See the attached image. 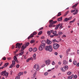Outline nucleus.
<instances>
[{
  "label": "nucleus",
  "mask_w": 79,
  "mask_h": 79,
  "mask_svg": "<svg viewBox=\"0 0 79 79\" xmlns=\"http://www.w3.org/2000/svg\"><path fill=\"white\" fill-rule=\"evenodd\" d=\"M49 23H50L49 25V27H55V26H56V25H54V24L56 23H57V21H53V20H51L50 21H49Z\"/></svg>",
  "instance_id": "nucleus-1"
},
{
  "label": "nucleus",
  "mask_w": 79,
  "mask_h": 79,
  "mask_svg": "<svg viewBox=\"0 0 79 79\" xmlns=\"http://www.w3.org/2000/svg\"><path fill=\"white\" fill-rule=\"evenodd\" d=\"M16 61L17 63H19V61L17 60V57L15 56H14V60L12 61V64L13 65V67H15V64Z\"/></svg>",
  "instance_id": "nucleus-2"
},
{
  "label": "nucleus",
  "mask_w": 79,
  "mask_h": 79,
  "mask_svg": "<svg viewBox=\"0 0 79 79\" xmlns=\"http://www.w3.org/2000/svg\"><path fill=\"white\" fill-rule=\"evenodd\" d=\"M45 49L46 51H49V52H52L53 50L52 47L51 45L45 46Z\"/></svg>",
  "instance_id": "nucleus-3"
},
{
  "label": "nucleus",
  "mask_w": 79,
  "mask_h": 79,
  "mask_svg": "<svg viewBox=\"0 0 79 79\" xmlns=\"http://www.w3.org/2000/svg\"><path fill=\"white\" fill-rule=\"evenodd\" d=\"M29 44V43L28 42L27 43H25V44L22 46L21 48V50L22 51H23L25 48H26V47L28 46Z\"/></svg>",
  "instance_id": "nucleus-4"
},
{
  "label": "nucleus",
  "mask_w": 79,
  "mask_h": 79,
  "mask_svg": "<svg viewBox=\"0 0 79 79\" xmlns=\"http://www.w3.org/2000/svg\"><path fill=\"white\" fill-rule=\"evenodd\" d=\"M60 47V45L58 44H53V48L55 50H57Z\"/></svg>",
  "instance_id": "nucleus-5"
},
{
  "label": "nucleus",
  "mask_w": 79,
  "mask_h": 79,
  "mask_svg": "<svg viewBox=\"0 0 79 79\" xmlns=\"http://www.w3.org/2000/svg\"><path fill=\"white\" fill-rule=\"evenodd\" d=\"M36 34H37V32L35 31L33 32V33L30 35V36L28 38V39H30L31 38H32V37H34V35H35Z\"/></svg>",
  "instance_id": "nucleus-6"
},
{
  "label": "nucleus",
  "mask_w": 79,
  "mask_h": 79,
  "mask_svg": "<svg viewBox=\"0 0 79 79\" xmlns=\"http://www.w3.org/2000/svg\"><path fill=\"white\" fill-rule=\"evenodd\" d=\"M68 67L66 65H65V67L62 68V72H65L66 70H68Z\"/></svg>",
  "instance_id": "nucleus-7"
},
{
  "label": "nucleus",
  "mask_w": 79,
  "mask_h": 79,
  "mask_svg": "<svg viewBox=\"0 0 79 79\" xmlns=\"http://www.w3.org/2000/svg\"><path fill=\"white\" fill-rule=\"evenodd\" d=\"M23 45V43H17L16 44V46L15 47V48H17L18 47L19 48H21V45Z\"/></svg>",
  "instance_id": "nucleus-8"
},
{
  "label": "nucleus",
  "mask_w": 79,
  "mask_h": 79,
  "mask_svg": "<svg viewBox=\"0 0 79 79\" xmlns=\"http://www.w3.org/2000/svg\"><path fill=\"white\" fill-rule=\"evenodd\" d=\"M76 11V12L75 13H73V15H76L77 13H78V10H77L76 8H75V9L73 10H71V13H73Z\"/></svg>",
  "instance_id": "nucleus-9"
},
{
  "label": "nucleus",
  "mask_w": 79,
  "mask_h": 79,
  "mask_svg": "<svg viewBox=\"0 0 79 79\" xmlns=\"http://www.w3.org/2000/svg\"><path fill=\"white\" fill-rule=\"evenodd\" d=\"M44 47H45V46L41 44V45L40 46L39 48V50H40V51H42V50H43V49L44 48Z\"/></svg>",
  "instance_id": "nucleus-10"
},
{
  "label": "nucleus",
  "mask_w": 79,
  "mask_h": 79,
  "mask_svg": "<svg viewBox=\"0 0 79 79\" xmlns=\"http://www.w3.org/2000/svg\"><path fill=\"white\" fill-rule=\"evenodd\" d=\"M42 44H41L42 45H44L45 47V44H46V42H45V40H43L41 41Z\"/></svg>",
  "instance_id": "nucleus-11"
},
{
  "label": "nucleus",
  "mask_w": 79,
  "mask_h": 79,
  "mask_svg": "<svg viewBox=\"0 0 79 79\" xmlns=\"http://www.w3.org/2000/svg\"><path fill=\"white\" fill-rule=\"evenodd\" d=\"M71 18H72V17H70L69 18H66L65 19L64 21H66V22H67V21H68L69 20L71 19Z\"/></svg>",
  "instance_id": "nucleus-12"
},
{
  "label": "nucleus",
  "mask_w": 79,
  "mask_h": 79,
  "mask_svg": "<svg viewBox=\"0 0 79 79\" xmlns=\"http://www.w3.org/2000/svg\"><path fill=\"white\" fill-rule=\"evenodd\" d=\"M70 50H71V48H69V49L67 50L66 52V55L67 56H68V54H69L68 52H70Z\"/></svg>",
  "instance_id": "nucleus-13"
},
{
  "label": "nucleus",
  "mask_w": 79,
  "mask_h": 79,
  "mask_svg": "<svg viewBox=\"0 0 79 79\" xmlns=\"http://www.w3.org/2000/svg\"><path fill=\"white\" fill-rule=\"evenodd\" d=\"M52 41H50V40H47V43L48 45H50L52 44Z\"/></svg>",
  "instance_id": "nucleus-14"
},
{
  "label": "nucleus",
  "mask_w": 79,
  "mask_h": 79,
  "mask_svg": "<svg viewBox=\"0 0 79 79\" xmlns=\"http://www.w3.org/2000/svg\"><path fill=\"white\" fill-rule=\"evenodd\" d=\"M6 71L5 70L4 71H3L1 73V75L2 76H5V73H6Z\"/></svg>",
  "instance_id": "nucleus-15"
},
{
  "label": "nucleus",
  "mask_w": 79,
  "mask_h": 79,
  "mask_svg": "<svg viewBox=\"0 0 79 79\" xmlns=\"http://www.w3.org/2000/svg\"><path fill=\"white\" fill-rule=\"evenodd\" d=\"M23 74H24V73H23V72H19V73L18 74H17V76H19V77H20V76H21V75H23Z\"/></svg>",
  "instance_id": "nucleus-16"
},
{
  "label": "nucleus",
  "mask_w": 79,
  "mask_h": 79,
  "mask_svg": "<svg viewBox=\"0 0 79 79\" xmlns=\"http://www.w3.org/2000/svg\"><path fill=\"white\" fill-rule=\"evenodd\" d=\"M63 64H68V62L66 61L65 60H64L63 61Z\"/></svg>",
  "instance_id": "nucleus-17"
},
{
  "label": "nucleus",
  "mask_w": 79,
  "mask_h": 79,
  "mask_svg": "<svg viewBox=\"0 0 79 79\" xmlns=\"http://www.w3.org/2000/svg\"><path fill=\"white\" fill-rule=\"evenodd\" d=\"M59 27H59V29H62L63 28V27H62V25H63V24L61 23V24H58Z\"/></svg>",
  "instance_id": "nucleus-18"
},
{
  "label": "nucleus",
  "mask_w": 79,
  "mask_h": 79,
  "mask_svg": "<svg viewBox=\"0 0 79 79\" xmlns=\"http://www.w3.org/2000/svg\"><path fill=\"white\" fill-rule=\"evenodd\" d=\"M45 63L46 64H47L48 65V64H49V63H50V60H48L45 61Z\"/></svg>",
  "instance_id": "nucleus-19"
},
{
  "label": "nucleus",
  "mask_w": 79,
  "mask_h": 79,
  "mask_svg": "<svg viewBox=\"0 0 79 79\" xmlns=\"http://www.w3.org/2000/svg\"><path fill=\"white\" fill-rule=\"evenodd\" d=\"M9 64V63H7L5 64L4 65V67L6 68V66H8V65Z\"/></svg>",
  "instance_id": "nucleus-20"
},
{
  "label": "nucleus",
  "mask_w": 79,
  "mask_h": 79,
  "mask_svg": "<svg viewBox=\"0 0 79 79\" xmlns=\"http://www.w3.org/2000/svg\"><path fill=\"white\" fill-rule=\"evenodd\" d=\"M53 34L54 35V36H58V35L56 34V31H55Z\"/></svg>",
  "instance_id": "nucleus-21"
},
{
  "label": "nucleus",
  "mask_w": 79,
  "mask_h": 79,
  "mask_svg": "<svg viewBox=\"0 0 79 79\" xmlns=\"http://www.w3.org/2000/svg\"><path fill=\"white\" fill-rule=\"evenodd\" d=\"M63 17H60V18L57 19L58 21H62V19Z\"/></svg>",
  "instance_id": "nucleus-22"
},
{
  "label": "nucleus",
  "mask_w": 79,
  "mask_h": 79,
  "mask_svg": "<svg viewBox=\"0 0 79 79\" xmlns=\"http://www.w3.org/2000/svg\"><path fill=\"white\" fill-rule=\"evenodd\" d=\"M24 51H22L19 53V56H21V55H23L24 54Z\"/></svg>",
  "instance_id": "nucleus-23"
},
{
  "label": "nucleus",
  "mask_w": 79,
  "mask_h": 79,
  "mask_svg": "<svg viewBox=\"0 0 79 79\" xmlns=\"http://www.w3.org/2000/svg\"><path fill=\"white\" fill-rule=\"evenodd\" d=\"M5 76H6V77H7L8 76V73L7 72H5Z\"/></svg>",
  "instance_id": "nucleus-24"
},
{
  "label": "nucleus",
  "mask_w": 79,
  "mask_h": 79,
  "mask_svg": "<svg viewBox=\"0 0 79 79\" xmlns=\"http://www.w3.org/2000/svg\"><path fill=\"white\" fill-rule=\"evenodd\" d=\"M33 51L34 52H35L37 51V48H34L33 49Z\"/></svg>",
  "instance_id": "nucleus-25"
},
{
  "label": "nucleus",
  "mask_w": 79,
  "mask_h": 79,
  "mask_svg": "<svg viewBox=\"0 0 79 79\" xmlns=\"http://www.w3.org/2000/svg\"><path fill=\"white\" fill-rule=\"evenodd\" d=\"M36 54H34L33 56V57L34 59L35 60V59H36Z\"/></svg>",
  "instance_id": "nucleus-26"
},
{
  "label": "nucleus",
  "mask_w": 79,
  "mask_h": 79,
  "mask_svg": "<svg viewBox=\"0 0 79 79\" xmlns=\"http://www.w3.org/2000/svg\"><path fill=\"white\" fill-rule=\"evenodd\" d=\"M73 63L74 65H76V64H77V62L76 61V60H74Z\"/></svg>",
  "instance_id": "nucleus-27"
},
{
  "label": "nucleus",
  "mask_w": 79,
  "mask_h": 79,
  "mask_svg": "<svg viewBox=\"0 0 79 79\" xmlns=\"http://www.w3.org/2000/svg\"><path fill=\"white\" fill-rule=\"evenodd\" d=\"M78 5V3H77L76 4H75L73 6H72V8H74L77 6Z\"/></svg>",
  "instance_id": "nucleus-28"
},
{
  "label": "nucleus",
  "mask_w": 79,
  "mask_h": 79,
  "mask_svg": "<svg viewBox=\"0 0 79 79\" xmlns=\"http://www.w3.org/2000/svg\"><path fill=\"white\" fill-rule=\"evenodd\" d=\"M37 68L36 69V71H39V70L40 68H39V65H37Z\"/></svg>",
  "instance_id": "nucleus-29"
},
{
  "label": "nucleus",
  "mask_w": 79,
  "mask_h": 79,
  "mask_svg": "<svg viewBox=\"0 0 79 79\" xmlns=\"http://www.w3.org/2000/svg\"><path fill=\"white\" fill-rule=\"evenodd\" d=\"M42 34V31H41L39 32V33H38V35H41Z\"/></svg>",
  "instance_id": "nucleus-30"
},
{
  "label": "nucleus",
  "mask_w": 79,
  "mask_h": 79,
  "mask_svg": "<svg viewBox=\"0 0 79 79\" xmlns=\"http://www.w3.org/2000/svg\"><path fill=\"white\" fill-rule=\"evenodd\" d=\"M59 27V25H58L56 26V28L55 29V30H57V29H58Z\"/></svg>",
  "instance_id": "nucleus-31"
},
{
  "label": "nucleus",
  "mask_w": 79,
  "mask_h": 79,
  "mask_svg": "<svg viewBox=\"0 0 79 79\" xmlns=\"http://www.w3.org/2000/svg\"><path fill=\"white\" fill-rule=\"evenodd\" d=\"M58 34L59 35H62V34H63V32L61 31H59Z\"/></svg>",
  "instance_id": "nucleus-32"
},
{
  "label": "nucleus",
  "mask_w": 79,
  "mask_h": 79,
  "mask_svg": "<svg viewBox=\"0 0 79 79\" xmlns=\"http://www.w3.org/2000/svg\"><path fill=\"white\" fill-rule=\"evenodd\" d=\"M67 74L68 75H70L71 74V72H68L67 73Z\"/></svg>",
  "instance_id": "nucleus-33"
},
{
  "label": "nucleus",
  "mask_w": 79,
  "mask_h": 79,
  "mask_svg": "<svg viewBox=\"0 0 79 79\" xmlns=\"http://www.w3.org/2000/svg\"><path fill=\"white\" fill-rule=\"evenodd\" d=\"M61 12H59L58 13V15H57V16H61Z\"/></svg>",
  "instance_id": "nucleus-34"
},
{
  "label": "nucleus",
  "mask_w": 79,
  "mask_h": 79,
  "mask_svg": "<svg viewBox=\"0 0 79 79\" xmlns=\"http://www.w3.org/2000/svg\"><path fill=\"white\" fill-rule=\"evenodd\" d=\"M34 42H35V41L34 40H31L30 42L31 44H33Z\"/></svg>",
  "instance_id": "nucleus-35"
},
{
  "label": "nucleus",
  "mask_w": 79,
  "mask_h": 79,
  "mask_svg": "<svg viewBox=\"0 0 79 79\" xmlns=\"http://www.w3.org/2000/svg\"><path fill=\"white\" fill-rule=\"evenodd\" d=\"M20 79V77L18 76H17L15 78V79Z\"/></svg>",
  "instance_id": "nucleus-36"
},
{
  "label": "nucleus",
  "mask_w": 79,
  "mask_h": 79,
  "mask_svg": "<svg viewBox=\"0 0 79 79\" xmlns=\"http://www.w3.org/2000/svg\"><path fill=\"white\" fill-rule=\"evenodd\" d=\"M33 50V49L32 48H30L29 49V52H32Z\"/></svg>",
  "instance_id": "nucleus-37"
},
{
  "label": "nucleus",
  "mask_w": 79,
  "mask_h": 79,
  "mask_svg": "<svg viewBox=\"0 0 79 79\" xmlns=\"http://www.w3.org/2000/svg\"><path fill=\"white\" fill-rule=\"evenodd\" d=\"M77 76L76 75H75L73 77L74 79H77Z\"/></svg>",
  "instance_id": "nucleus-38"
},
{
  "label": "nucleus",
  "mask_w": 79,
  "mask_h": 79,
  "mask_svg": "<svg viewBox=\"0 0 79 79\" xmlns=\"http://www.w3.org/2000/svg\"><path fill=\"white\" fill-rule=\"evenodd\" d=\"M44 75L45 76H47V75H48V73H47V72H46L44 73Z\"/></svg>",
  "instance_id": "nucleus-39"
},
{
  "label": "nucleus",
  "mask_w": 79,
  "mask_h": 79,
  "mask_svg": "<svg viewBox=\"0 0 79 79\" xmlns=\"http://www.w3.org/2000/svg\"><path fill=\"white\" fill-rule=\"evenodd\" d=\"M47 33L48 34V35H50V31H48L47 32Z\"/></svg>",
  "instance_id": "nucleus-40"
},
{
  "label": "nucleus",
  "mask_w": 79,
  "mask_h": 79,
  "mask_svg": "<svg viewBox=\"0 0 79 79\" xmlns=\"http://www.w3.org/2000/svg\"><path fill=\"white\" fill-rule=\"evenodd\" d=\"M37 64H35V65L34 66V68L35 69V68H37Z\"/></svg>",
  "instance_id": "nucleus-41"
},
{
  "label": "nucleus",
  "mask_w": 79,
  "mask_h": 79,
  "mask_svg": "<svg viewBox=\"0 0 79 79\" xmlns=\"http://www.w3.org/2000/svg\"><path fill=\"white\" fill-rule=\"evenodd\" d=\"M13 65H12V64H11L10 65V66L9 67V68H13Z\"/></svg>",
  "instance_id": "nucleus-42"
},
{
  "label": "nucleus",
  "mask_w": 79,
  "mask_h": 79,
  "mask_svg": "<svg viewBox=\"0 0 79 79\" xmlns=\"http://www.w3.org/2000/svg\"><path fill=\"white\" fill-rule=\"evenodd\" d=\"M52 65H55V62H54V61H52Z\"/></svg>",
  "instance_id": "nucleus-43"
},
{
  "label": "nucleus",
  "mask_w": 79,
  "mask_h": 79,
  "mask_svg": "<svg viewBox=\"0 0 79 79\" xmlns=\"http://www.w3.org/2000/svg\"><path fill=\"white\" fill-rule=\"evenodd\" d=\"M2 60H6V57H4L2 58Z\"/></svg>",
  "instance_id": "nucleus-44"
},
{
  "label": "nucleus",
  "mask_w": 79,
  "mask_h": 79,
  "mask_svg": "<svg viewBox=\"0 0 79 79\" xmlns=\"http://www.w3.org/2000/svg\"><path fill=\"white\" fill-rule=\"evenodd\" d=\"M16 67L17 68H19V65L18 64L16 66Z\"/></svg>",
  "instance_id": "nucleus-45"
},
{
  "label": "nucleus",
  "mask_w": 79,
  "mask_h": 79,
  "mask_svg": "<svg viewBox=\"0 0 79 79\" xmlns=\"http://www.w3.org/2000/svg\"><path fill=\"white\" fill-rule=\"evenodd\" d=\"M53 30H51L50 32V33L51 34V33H52V32H53Z\"/></svg>",
  "instance_id": "nucleus-46"
},
{
  "label": "nucleus",
  "mask_w": 79,
  "mask_h": 79,
  "mask_svg": "<svg viewBox=\"0 0 79 79\" xmlns=\"http://www.w3.org/2000/svg\"><path fill=\"white\" fill-rule=\"evenodd\" d=\"M56 42V40H54L52 41V42Z\"/></svg>",
  "instance_id": "nucleus-47"
},
{
  "label": "nucleus",
  "mask_w": 79,
  "mask_h": 79,
  "mask_svg": "<svg viewBox=\"0 0 79 79\" xmlns=\"http://www.w3.org/2000/svg\"><path fill=\"white\" fill-rule=\"evenodd\" d=\"M69 10L67 11V12H66V13H65V15H66L67 14H68V13H69Z\"/></svg>",
  "instance_id": "nucleus-48"
},
{
  "label": "nucleus",
  "mask_w": 79,
  "mask_h": 79,
  "mask_svg": "<svg viewBox=\"0 0 79 79\" xmlns=\"http://www.w3.org/2000/svg\"><path fill=\"white\" fill-rule=\"evenodd\" d=\"M43 29H44V28L43 27H42L40 28V29L39 30V31H41V30H42Z\"/></svg>",
  "instance_id": "nucleus-49"
},
{
  "label": "nucleus",
  "mask_w": 79,
  "mask_h": 79,
  "mask_svg": "<svg viewBox=\"0 0 79 79\" xmlns=\"http://www.w3.org/2000/svg\"><path fill=\"white\" fill-rule=\"evenodd\" d=\"M29 59H30V60H33V57H32L29 58Z\"/></svg>",
  "instance_id": "nucleus-50"
},
{
  "label": "nucleus",
  "mask_w": 79,
  "mask_h": 79,
  "mask_svg": "<svg viewBox=\"0 0 79 79\" xmlns=\"http://www.w3.org/2000/svg\"><path fill=\"white\" fill-rule=\"evenodd\" d=\"M73 76H74L73 75H72L70 77L71 79H73Z\"/></svg>",
  "instance_id": "nucleus-51"
},
{
  "label": "nucleus",
  "mask_w": 79,
  "mask_h": 79,
  "mask_svg": "<svg viewBox=\"0 0 79 79\" xmlns=\"http://www.w3.org/2000/svg\"><path fill=\"white\" fill-rule=\"evenodd\" d=\"M14 48H15V46L12 45V49H14Z\"/></svg>",
  "instance_id": "nucleus-52"
},
{
  "label": "nucleus",
  "mask_w": 79,
  "mask_h": 79,
  "mask_svg": "<svg viewBox=\"0 0 79 79\" xmlns=\"http://www.w3.org/2000/svg\"><path fill=\"white\" fill-rule=\"evenodd\" d=\"M12 74H13V71H10V75H12Z\"/></svg>",
  "instance_id": "nucleus-53"
},
{
  "label": "nucleus",
  "mask_w": 79,
  "mask_h": 79,
  "mask_svg": "<svg viewBox=\"0 0 79 79\" xmlns=\"http://www.w3.org/2000/svg\"><path fill=\"white\" fill-rule=\"evenodd\" d=\"M54 54L55 55H58V53H57V52H55L54 53Z\"/></svg>",
  "instance_id": "nucleus-54"
},
{
  "label": "nucleus",
  "mask_w": 79,
  "mask_h": 79,
  "mask_svg": "<svg viewBox=\"0 0 79 79\" xmlns=\"http://www.w3.org/2000/svg\"><path fill=\"white\" fill-rule=\"evenodd\" d=\"M29 60H30V59H29V58L27 60V62H29Z\"/></svg>",
  "instance_id": "nucleus-55"
},
{
  "label": "nucleus",
  "mask_w": 79,
  "mask_h": 79,
  "mask_svg": "<svg viewBox=\"0 0 79 79\" xmlns=\"http://www.w3.org/2000/svg\"><path fill=\"white\" fill-rule=\"evenodd\" d=\"M11 59V57H9L7 58L8 60H10Z\"/></svg>",
  "instance_id": "nucleus-56"
},
{
  "label": "nucleus",
  "mask_w": 79,
  "mask_h": 79,
  "mask_svg": "<svg viewBox=\"0 0 79 79\" xmlns=\"http://www.w3.org/2000/svg\"><path fill=\"white\" fill-rule=\"evenodd\" d=\"M58 64H59V65H61V62L60 61L59 62Z\"/></svg>",
  "instance_id": "nucleus-57"
},
{
  "label": "nucleus",
  "mask_w": 79,
  "mask_h": 79,
  "mask_svg": "<svg viewBox=\"0 0 79 79\" xmlns=\"http://www.w3.org/2000/svg\"><path fill=\"white\" fill-rule=\"evenodd\" d=\"M66 37V36H65V35H62V37Z\"/></svg>",
  "instance_id": "nucleus-58"
},
{
  "label": "nucleus",
  "mask_w": 79,
  "mask_h": 79,
  "mask_svg": "<svg viewBox=\"0 0 79 79\" xmlns=\"http://www.w3.org/2000/svg\"><path fill=\"white\" fill-rule=\"evenodd\" d=\"M77 54H78V55L79 54V50H77Z\"/></svg>",
  "instance_id": "nucleus-59"
},
{
  "label": "nucleus",
  "mask_w": 79,
  "mask_h": 79,
  "mask_svg": "<svg viewBox=\"0 0 79 79\" xmlns=\"http://www.w3.org/2000/svg\"><path fill=\"white\" fill-rule=\"evenodd\" d=\"M54 36H55V35H52L50 36V37H53Z\"/></svg>",
  "instance_id": "nucleus-60"
},
{
  "label": "nucleus",
  "mask_w": 79,
  "mask_h": 79,
  "mask_svg": "<svg viewBox=\"0 0 79 79\" xmlns=\"http://www.w3.org/2000/svg\"><path fill=\"white\" fill-rule=\"evenodd\" d=\"M77 66H79V63H78L77 64Z\"/></svg>",
  "instance_id": "nucleus-61"
},
{
  "label": "nucleus",
  "mask_w": 79,
  "mask_h": 79,
  "mask_svg": "<svg viewBox=\"0 0 79 79\" xmlns=\"http://www.w3.org/2000/svg\"><path fill=\"white\" fill-rule=\"evenodd\" d=\"M41 39H44V36H42L41 37Z\"/></svg>",
  "instance_id": "nucleus-62"
},
{
  "label": "nucleus",
  "mask_w": 79,
  "mask_h": 79,
  "mask_svg": "<svg viewBox=\"0 0 79 79\" xmlns=\"http://www.w3.org/2000/svg\"><path fill=\"white\" fill-rule=\"evenodd\" d=\"M67 79H71V77H69Z\"/></svg>",
  "instance_id": "nucleus-63"
},
{
  "label": "nucleus",
  "mask_w": 79,
  "mask_h": 79,
  "mask_svg": "<svg viewBox=\"0 0 79 79\" xmlns=\"http://www.w3.org/2000/svg\"><path fill=\"white\" fill-rule=\"evenodd\" d=\"M34 74H35V75H36V74H37V71H36L35 73H34Z\"/></svg>",
  "instance_id": "nucleus-64"
}]
</instances>
